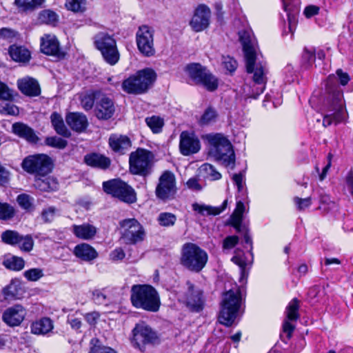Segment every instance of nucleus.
I'll use <instances>...</instances> for the list:
<instances>
[{
	"label": "nucleus",
	"mask_w": 353,
	"mask_h": 353,
	"mask_svg": "<svg viewBox=\"0 0 353 353\" xmlns=\"http://www.w3.org/2000/svg\"><path fill=\"white\" fill-rule=\"evenodd\" d=\"M66 122L74 131L81 132L85 130L88 122L87 117L82 113L72 112L67 115Z\"/></svg>",
	"instance_id": "bb28decb"
},
{
	"label": "nucleus",
	"mask_w": 353,
	"mask_h": 353,
	"mask_svg": "<svg viewBox=\"0 0 353 353\" xmlns=\"http://www.w3.org/2000/svg\"><path fill=\"white\" fill-rule=\"evenodd\" d=\"M94 103V97L92 94H86L82 96L81 104L85 110H91Z\"/></svg>",
	"instance_id": "e2e57ef3"
},
{
	"label": "nucleus",
	"mask_w": 353,
	"mask_h": 353,
	"mask_svg": "<svg viewBox=\"0 0 353 353\" xmlns=\"http://www.w3.org/2000/svg\"><path fill=\"white\" fill-rule=\"evenodd\" d=\"M103 188L107 194H111L123 202L133 203L137 201L134 189L120 179H112L103 182Z\"/></svg>",
	"instance_id": "9b49d317"
},
{
	"label": "nucleus",
	"mask_w": 353,
	"mask_h": 353,
	"mask_svg": "<svg viewBox=\"0 0 353 353\" xmlns=\"http://www.w3.org/2000/svg\"><path fill=\"white\" fill-rule=\"evenodd\" d=\"M294 201L299 210H305V208L310 207L312 203L310 197L305 199L295 197Z\"/></svg>",
	"instance_id": "774afa93"
},
{
	"label": "nucleus",
	"mask_w": 353,
	"mask_h": 353,
	"mask_svg": "<svg viewBox=\"0 0 353 353\" xmlns=\"http://www.w3.org/2000/svg\"><path fill=\"white\" fill-rule=\"evenodd\" d=\"M19 205L26 212H32L34 210V199L27 194H20L17 197Z\"/></svg>",
	"instance_id": "79ce46f5"
},
{
	"label": "nucleus",
	"mask_w": 353,
	"mask_h": 353,
	"mask_svg": "<svg viewBox=\"0 0 353 353\" xmlns=\"http://www.w3.org/2000/svg\"><path fill=\"white\" fill-rule=\"evenodd\" d=\"M206 137L210 145L209 154L225 166L231 165L233 168L235 157L229 140L219 133L208 134Z\"/></svg>",
	"instance_id": "39448f33"
},
{
	"label": "nucleus",
	"mask_w": 353,
	"mask_h": 353,
	"mask_svg": "<svg viewBox=\"0 0 353 353\" xmlns=\"http://www.w3.org/2000/svg\"><path fill=\"white\" fill-rule=\"evenodd\" d=\"M53 327L52 321L50 318L43 317L32 323L31 332L34 334L45 335L51 332Z\"/></svg>",
	"instance_id": "473e14b6"
},
{
	"label": "nucleus",
	"mask_w": 353,
	"mask_h": 353,
	"mask_svg": "<svg viewBox=\"0 0 353 353\" xmlns=\"http://www.w3.org/2000/svg\"><path fill=\"white\" fill-rule=\"evenodd\" d=\"M19 112V108L11 103H0V114L3 115H17Z\"/></svg>",
	"instance_id": "13d9d810"
},
{
	"label": "nucleus",
	"mask_w": 353,
	"mask_h": 353,
	"mask_svg": "<svg viewBox=\"0 0 353 353\" xmlns=\"http://www.w3.org/2000/svg\"><path fill=\"white\" fill-rule=\"evenodd\" d=\"M232 180L236 185L238 191L242 192L244 189L245 176L243 173L234 174L232 176Z\"/></svg>",
	"instance_id": "338daca9"
},
{
	"label": "nucleus",
	"mask_w": 353,
	"mask_h": 353,
	"mask_svg": "<svg viewBox=\"0 0 353 353\" xmlns=\"http://www.w3.org/2000/svg\"><path fill=\"white\" fill-rule=\"evenodd\" d=\"M23 276L29 281H37L44 275L43 270L40 268H31L23 273Z\"/></svg>",
	"instance_id": "864d4df0"
},
{
	"label": "nucleus",
	"mask_w": 353,
	"mask_h": 353,
	"mask_svg": "<svg viewBox=\"0 0 353 353\" xmlns=\"http://www.w3.org/2000/svg\"><path fill=\"white\" fill-rule=\"evenodd\" d=\"M222 65L223 68L230 73L234 72L237 68V62L234 58L230 56L222 57Z\"/></svg>",
	"instance_id": "052dcab7"
},
{
	"label": "nucleus",
	"mask_w": 353,
	"mask_h": 353,
	"mask_svg": "<svg viewBox=\"0 0 353 353\" xmlns=\"http://www.w3.org/2000/svg\"><path fill=\"white\" fill-rule=\"evenodd\" d=\"M228 201L225 200L222 205L218 207H213L211 205L199 204V203H193L192 209L194 211L198 212L199 214L203 216L208 215H218L221 214L227 207Z\"/></svg>",
	"instance_id": "7c9ffc66"
},
{
	"label": "nucleus",
	"mask_w": 353,
	"mask_h": 353,
	"mask_svg": "<svg viewBox=\"0 0 353 353\" xmlns=\"http://www.w3.org/2000/svg\"><path fill=\"white\" fill-rule=\"evenodd\" d=\"M89 353H117V352L110 347L102 345L97 339L93 338L90 341Z\"/></svg>",
	"instance_id": "49530a36"
},
{
	"label": "nucleus",
	"mask_w": 353,
	"mask_h": 353,
	"mask_svg": "<svg viewBox=\"0 0 353 353\" xmlns=\"http://www.w3.org/2000/svg\"><path fill=\"white\" fill-rule=\"evenodd\" d=\"M245 207L241 201L236 202V208L231 215V224L235 228L237 232L240 231L241 223L243 221V214L245 212Z\"/></svg>",
	"instance_id": "e433bc0d"
},
{
	"label": "nucleus",
	"mask_w": 353,
	"mask_h": 353,
	"mask_svg": "<svg viewBox=\"0 0 353 353\" xmlns=\"http://www.w3.org/2000/svg\"><path fill=\"white\" fill-rule=\"evenodd\" d=\"M94 44L103 59L110 65H115L120 59L117 41L112 36L99 32L94 37Z\"/></svg>",
	"instance_id": "1a4fd4ad"
},
{
	"label": "nucleus",
	"mask_w": 353,
	"mask_h": 353,
	"mask_svg": "<svg viewBox=\"0 0 353 353\" xmlns=\"http://www.w3.org/2000/svg\"><path fill=\"white\" fill-rule=\"evenodd\" d=\"M109 145L114 152L123 154L126 150L130 148L131 141L126 136L112 134L109 138Z\"/></svg>",
	"instance_id": "cd10ccee"
},
{
	"label": "nucleus",
	"mask_w": 353,
	"mask_h": 353,
	"mask_svg": "<svg viewBox=\"0 0 353 353\" xmlns=\"http://www.w3.org/2000/svg\"><path fill=\"white\" fill-rule=\"evenodd\" d=\"M3 264L7 269L14 271H20L24 268L25 261L21 257L10 256L3 260Z\"/></svg>",
	"instance_id": "58836bf2"
},
{
	"label": "nucleus",
	"mask_w": 353,
	"mask_h": 353,
	"mask_svg": "<svg viewBox=\"0 0 353 353\" xmlns=\"http://www.w3.org/2000/svg\"><path fill=\"white\" fill-rule=\"evenodd\" d=\"M176 192L175 177L173 173L165 171L159 178L156 188V195L161 199H168Z\"/></svg>",
	"instance_id": "a211bd4d"
},
{
	"label": "nucleus",
	"mask_w": 353,
	"mask_h": 353,
	"mask_svg": "<svg viewBox=\"0 0 353 353\" xmlns=\"http://www.w3.org/2000/svg\"><path fill=\"white\" fill-rule=\"evenodd\" d=\"M239 237L237 236H227L223 242V250H230L235 247L239 242Z\"/></svg>",
	"instance_id": "0e129e2a"
},
{
	"label": "nucleus",
	"mask_w": 353,
	"mask_h": 353,
	"mask_svg": "<svg viewBox=\"0 0 353 353\" xmlns=\"http://www.w3.org/2000/svg\"><path fill=\"white\" fill-rule=\"evenodd\" d=\"M114 112V106L112 101L105 96L97 101L95 107V115L99 119L107 120L110 119Z\"/></svg>",
	"instance_id": "4be33fe9"
},
{
	"label": "nucleus",
	"mask_w": 353,
	"mask_h": 353,
	"mask_svg": "<svg viewBox=\"0 0 353 353\" xmlns=\"http://www.w3.org/2000/svg\"><path fill=\"white\" fill-rule=\"evenodd\" d=\"M319 208L325 212H329L336 209V205L334 201L330 200V196L322 194L320 196V205Z\"/></svg>",
	"instance_id": "603ef678"
},
{
	"label": "nucleus",
	"mask_w": 353,
	"mask_h": 353,
	"mask_svg": "<svg viewBox=\"0 0 353 353\" xmlns=\"http://www.w3.org/2000/svg\"><path fill=\"white\" fill-rule=\"evenodd\" d=\"M52 125L56 132L64 137H70L71 133L65 126L63 119L61 114L57 112H53L50 116Z\"/></svg>",
	"instance_id": "f704fd0d"
},
{
	"label": "nucleus",
	"mask_w": 353,
	"mask_h": 353,
	"mask_svg": "<svg viewBox=\"0 0 353 353\" xmlns=\"http://www.w3.org/2000/svg\"><path fill=\"white\" fill-rule=\"evenodd\" d=\"M299 301L296 299H294L290 302L286 310L288 320L296 321L299 318Z\"/></svg>",
	"instance_id": "8fccbe9b"
},
{
	"label": "nucleus",
	"mask_w": 353,
	"mask_h": 353,
	"mask_svg": "<svg viewBox=\"0 0 353 353\" xmlns=\"http://www.w3.org/2000/svg\"><path fill=\"white\" fill-rule=\"evenodd\" d=\"M19 90L24 94L30 97L39 96L41 90L38 82L33 78L25 77L17 81Z\"/></svg>",
	"instance_id": "393cba45"
},
{
	"label": "nucleus",
	"mask_w": 353,
	"mask_h": 353,
	"mask_svg": "<svg viewBox=\"0 0 353 353\" xmlns=\"http://www.w3.org/2000/svg\"><path fill=\"white\" fill-rule=\"evenodd\" d=\"M2 294L6 299H20L23 294L21 281L18 279H12L8 285L3 288Z\"/></svg>",
	"instance_id": "c85d7f7f"
},
{
	"label": "nucleus",
	"mask_w": 353,
	"mask_h": 353,
	"mask_svg": "<svg viewBox=\"0 0 353 353\" xmlns=\"http://www.w3.org/2000/svg\"><path fill=\"white\" fill-rule=\"evenodd\" d=\"M239 39L243 46L246 61V69L248 73L253 74V81L261 87L257 95L264 90L267 81L268 68L265 61H256V41L249 31L243 30L239 32Z\"/></svg>",
	"instance_id": "f257e3e1"
},
{
	"label": "nucleus",
	"mask_w": 353,
	"mask_h": 353,
	"mask_svg": "<svg viewBox=\"0 0 353 353\" xmlns=\"http://www.w3.org/2000/svg\"><path fill=\"white\" fill-rule=\"evenodd\" d=\"M316 55L315 50L314 48H305L303 50L302 60L303 63L306 65V67L311 66L315 61Z\"/></svg>",
	"instance_id": "4d7b16f0"
},
{
	"label": "nucleus",
	"mask_w": 353,
	"mask_h": 353,
	"mask_svg": "<svg viewBox=\"0 0 353 353\" xmlns=\"http://www.w3.org/2000/svg\"><path fill=\"white\" fill-rule=\"evenodd\" d=\"M76 257L85 262H90L98 257V252L90 245L82 243L77 245L73 251Z\"/></svg>",
	"instance_id": "a878e982"
},
{
	"label": "nucleus",
	"mask_w": 353,
	"mask_h": 353,
	"mask_svg": "<svg viewBox=\"0 0 353 353\" xmlns=\"http://www.w3.org/2000/svg\"><path fill=\"white\" fill-rule=\"evenodd\" d=\"M176 221V216L170 212H161L157 217L159 224L163 227L173 226Z\"/></svg>",
	"instance_id": "de8ad7c7"
},
{
	"label": "nucleus",
	"mask_w": 353,
	"mask_h": 353,
	"mask_svg": "<svg viewBox=\"0 0 353 353\" xmlns=\"http://www.w3.org/2000/svg\"><path fill=\"white\" fill-rule=\"evenodd\" d=\"M9 54L17 62L26 63L30 59V53L26 48L21 46H11L9 48Z\"/></svg>",
	"instance_id": "c9c22d12"
},
{
	"label": "nucleus",
	"mask_w": 353,
	"mask_h": 353,
	"mask_svg": "<svg viewBox=\"0 0 353 353\" xmlns=\"http://www.w3.org/2000/svg\"><path fill=\"white\" fill-rule=\"evenodd\" d=\"M34 186L36 189L42 192L55 191L58 189L57 181L52 177H37Z\"/></svg>",
	"instance_id": "72a5a7b5"
},
{
	"label": "nucleus",
	"mask_w": 353,
	"mask_h": 353,
	"mask_svg": "<svg viewBox=\"0 0 353 353\" xmlns=\"http://www.w3.org/2000/svg\"><path fill=\"white\" fill-rule=\"evenodd\" d=\"M26 315L25 308L19 304L7 308L2 314L3 322L10 327L19 325Z\"/></svg>",
	"instance_id": "412c9836"
},
{
	"label": "nucleus",
	"mask_w": 353,
	"mask_h": 353,
	"mask_svg": "<svg viewBox=\"0 0 353 353\" xmlns=\"http://www.w3.org/2000/svg\"><path fill=\"white\" fill-rule=\"evenodd\" d=\"M283 1V6L284 10L287 12L288 15V30L289 32L291 33V39H293L294 32L296 29V17L294 14L291 13L290 8H288V4L285 0Z\"/></svg>",
	"instance_id": "09e8293b"
},
{
	"label": "nucleus",
	"mask_w": 353,
	"mask_h": 353,
	"mask_svg": "<svg viewBox=\"0 0 353 353\" xmlns=\"http://www.w3.org/2000/svg\"><path fill=\"white\" fill-rule=\"evenodd\" d=\"M208 260L207 252L193 243H186L181 248V264L190 271L199 272Z\"/></svg>",
	"instance_id": "423d86ee"
},
{
	"label": "nucleus",
	"mask_w": 353,
	"mask_h": 353,
	"mask_svg": "<svg viewBox=\"0 0 353 353\" xmlns=\"http://www.w3.org/2000/svg\"><path fill=\"white\" fill-rule=\"evenodd\" d=\"M336 78L334 75H330L326 81V89L330 94V108L332 114H326L323 120L325 127L331 124H338L343 119L344 100L343 94L340 88L336 84Z\"/></svg>",
	"instance_id": "f03ea898"
},
{
	"label": "nucleus",
	"mask_w": 353,
	"mask_h": 353,
	"mask_svg": "<svg viewBox=\"0 0 353 353\" xmlns=\"http://www.w3.org/2000/svg\"><path fill=\"white\" fill-rule=\"evenodd\" d=\"M46 143L48 145L59 149H63L67 145V141L65 140L57 137H48L46 139Z\"/></svg>",
	"instance_id": "bf43d9fd"
},
{
	"label": "nucleus",
	"mask_w": 353,
	"mask_h": 353,
	"mask_svg": "<svg viewBox=\"0 0 353 353\" xmlns=\"http://www.w3.org/2000/svg\"><path fill=\"white\" fill-rule=\"evenodd\" d=\"M243 299L239 288H235L223 294L221 310L219 316L220 323L230 327L234 323L241 310Z\"/></svg>",
	"instance_id": "20e7f679"
},
{
	"label": "nucleus",
	"mask_w": 353,
	"mask_h": 353,
	"mask_svg": "<svg viewBox=\"0 0 353 353\" xmlns=\"http://www.w3.org/2000/svg\"><path fill=\"white\" fill-rule=\"evenodd\" d=\"M154 156L146 149L138 148L129 158L130 171L133 174L146 176L152 173Z\"/></svg>",
	"instance_id": "6e6552de"
},
{
	"label": "nucleus",
	"mask_w": 353,
	"mask_h": 353,
	"mask_svg": "<svg viewBox=\"0 0 353 353\" xmlns=\"http://www.w3.org/2000/svg\"><path fill=\"white\" fill-rule=\"evenodd\" d=\"M188 289L184 296L183 303L192 312H201L205 305V299L201 289L190 281L186 283Z\"/></svg>",
	"instance_id": "2eb2a0df"
},
{
	"label": "nucleus",
	"mask_w": 353,
	"mask_h": 353,
	"mask_svg": "<svg viewBox=\"0 0 353 353\" xmlns=\"http://www.w3.org/2000/svg\"><path fill=\"white\" fill-rule=\"evenodd\" d=\"M14 209L10 204L0 202V219H10L14 216Z\"/></svg>",
	"instance_id": "6e6d98bb"
},
{
	"label": "nucleus",
	"mask_w": 353,
	"mask_h": 353,
	"mask_svg": "<svg viewBox=\"0 0 353 353\" xmlns=\"http://www.w3.org/2000/svg\"><path fill=\"white\" fill-rule=\"evenodd\" d=\"M86 0H66L65 7L74 12H83L85 9Z\"/></svg>",
	"instance_id": "3c124183"
},
{
	"label": "nucleus",
	"mask_w": 353,
	"mask_h": 353,
	"mask_svg": "<svg viewBox=\"0 0 353 353\" xmlns=\"http://www.w3.org/2000/svg\"><path fill=\"white\" fill-rule=\"evenodd\" d=\"M210 15L211 11L207 6L199 5L196 8L190 23L192 28L196 32H201L205 29L209 25Z\"/></svg>",
	"instance_id": "aec40b11"
},
{
	"label": "nucleus",
	"mask_w": 353,
	"mask_h": 353,
	"mask_svg": "<svg viewBox=\"0 0 353 353\" xmlns=\"http://www.w3.org/2000/svg\"><path fill=\"white\" fill-rule=\"evenodd\" d=\"M41 50L48 55L59 57L61 54L59 42L54 34H47L41 38Z\"/></svg>",
	"instance_id": "b1692460"
},
{
	"label": "nucleus",
	"mask_w": 353,
	"mask_h": 353,
	"mask_svg": "<svg viewBox=\"0 0 353 353\" xmlns=\"http://www.w3.org/2000/svg\"><path fill=\"white\" fill-rule=\"evenodd\" d=\"M45 0H14V4L22 11L33 10L40 7Z\"/></svg>",
	"instance_id": "a19ab883"
},
{
	"label": "nucleus",
	"mask_w": 353,
	"mask_h": 353,
	"mask_svg": "<svg viewBox=\"0 0 353 353\" xmlns=\"http://www.w3.org/2000/svg\"><path fill=\"white\" fill-rule=\"evenodd\" d=\"M154 30L152 27L142 25L136 32V43L140 53L146 57H152L155 54L154 45Z\"/></svg>",
	"instance_id": "ddd939ff"
},
{
	"label": "nucleus",
	"mask_w": 353,
	"mask_h": 353,
	"mask_svg": "<svg viewBox=\"0 0 353 353\" xmlns=\"http://www.w3.org/2000/svg\"><path fill=\"white\" fill-rule=\"evenodd\" d=\"M92 299L97 305H108L113 302L110 291L106 289L94 290Z\"/></svg>",
	"instance_id": "4c0bfd02"
},
{
	"label": "nucleus",
	"mask_w": 353,
	"mask_h": 353,
	"mask_svg": "<svg viewBox=\"0 0 353 353\" xmlns=\"http://www.w3.org/2000/svg\"><path fill=\"white\" fill-rule=\"evenodd\" d=\"M12 130L15 134L26 139L29 142L36 143L38 141V137L34 130L26 124L15 123L12 125Z\"/></svg>",
	"instance_id": "c756f323"
},
{
	"label": "nucleus",
	"mask_w": 353,
	"mask_h": 353,
	"mask_svg": "<svg viewBox=\"0 0 353 353\" xmlns=\"http://www.w3.org/2000/svg\"><path fill=\"white\" fill-rule=\"evenodd\" d=\"M199 172L203 177L211 181L219 180L221 178V173L210 163H203L199 168Z\"/></svg>",
	"instance_id": "ea45409f"
},
{
	"label": "nucleus",
	"mask_w": 353,
	"mask_h": 353,
	"mask_svg": "<svg viewBox=\"0 0 353 353\" xmlns=\"http://www.w3.org/2000/svg\"><path fill=\"white\" fill-rule=\"evenodd\" d=\"M201 149V143L194 132L183 131L180 134L179 150L184 156L197 153Z\"/></svg>",
	"instance_id": "6ab92c4d"
},
{
	"label": "nucleus",
	"mask_w": 353,
	"mask_h": 353,
	"mask_svg": "<svg viewBox=\"0 0 353 353\" xmlns=\"http://www.w3.org/2000/svg\"><path fill=\"white\" fill-rule=\"evenodd\" d=\"M59 20L57 14L50 10H42L39 14V21L41 23L54 26Z\"/></svg>",
	"instance_id": "37998d69"
},
{
	"label": "nucleus",
	"mask_w": 353,
	"mask_h": 353,
	"mask_svg": "<svg viewBox=\"0 0 353 353\" xmlns=\"http://www.w3.org/2000/svg\"><path fill=\"white\" fill-rule=\"evenodd\" d=\"M157 79L155 71L147 68L130 76L122 83V89L128 94H141L147 92Z\"/></svg>",
	"instance_id": "0eeeda50"
},
{
	"label": "nucleus",
	"mask_w": 353,
	"mask_h": 353,
	"mask_svg": "<svg viewBox=\"0 0 353 353\" xmlns=\"http://www.w3.org/2000/svg\"><path fill=\"white\" fill-rule=\"evenodd\" d=\"M132 343L139 349L146 344L153 343L157 339L156 333L145 322L137 323L132 330Z\"/></svg>",
	"instance_id": "f3484780"
},
{
	"label": "nucleus",
	"mask_w": 353,
	"mask_h": 353,
	"mask_svg": "<svg viewBox=\"0 0 353 353\" xmlns=\"http://www.w3.org/2000/svg\"><path fill=\"white\" fill-rule=\"evenodd\" d=\"M130 300L136 308L153 312H157L161 305L157 291L149 285H132Z\"/></svg>",
	"instance_id": "7ed1b4c3"
},
{
	"label": "nucleus",
	"mask_w": 353,
	"mask_h": 353,
	"mask_svg": "<svg viewBox=\"0 0 353 353\" xmlns=\"http://www.w3.org/2000/svg\"><path fill=\"white\" fill-rule=\"evenodd\" d=\"M122 239L127 244H136L143 241L145 232L143 227L135 219H126L120 222Z\"/></svg>",
	"instance_id": "4468645a"
},
{
	"label": "nucleus",
	"mask_w": 353,
	"mask_h": 353,
	"mask_svg": "<svg viewBox=\"0 0 353 353\" xmlns=\"http://www.w3.org/2000/svg\"><path fill=\"white\" fill-rule=\"evenodd\" d=\"M185 71L196 84L202 85L209 91L217 88L218 81L216 77L201 64L190 63L185 66Z\"/></svg>",
	"instance_id": "9d476101"
},
{
	"label": "nucleus",
	"mask_w": 353,
	"mask_h": 353,
	"mask_svg": "<svg viewBox=\"0 0 353 353\" xmlns=\"http://www.w3.org/2000/svg\"><path fill=\"white\" fill-rule=\"evenodd\" d=\"M14 90L7 84L0 81V100L12 101L14 99Z\"/></svg>",
	"instance_id": "5fc2aeb1"
},
{
	"label": "nucleus",
	"mask_w": 353,
	"mask_h": 353,
	"mask_svg": "<svg viewBox=\"0 0 353 353\" xmlns=\"http://www.w3.org/2000/svg\"><path fill=\"white\" fill-rule=\"evenodd\" d=\"M57 210L52 206L43 209L41 212V218L45 223L52 221L55 217Z\"/></svg>",
	"instance_id": "680f3d73"
},
{
	"label": "nucleus",
	"mask_w": 353,
	"mask_h": 353,
	"mask_svg": "<svg viewBox=\"0 0 353 353\" xmlns=\"http://www.w3.org/2000/svg\"><path fill=\"white\" fill-rule=\"evenodd\" d=\"M232 261L240 267L242 276H244L246 274L245 268L248 265L244 257L236 255L232 258Z\"/></svg>",
	"instance_id": "69168bd1"
},
{
	"label": "nucleus",
	"mask_w": 353,
	"mask_h": 353,
	"mask_svg": "<svg viewBox=\"0 0 353 353\" xmlns=\"http://www.w3.org/2000/svg\"><path fill=\"white\" fill-rule=\"evenodd\" d=\"M217 118L216 111L212 108H207L199 119L201 125H208L216 122Z\"/></svg>",
	"instance_id": "a18cd8bd"
},
{
	"label": "nucleus",
	"mask_w": 353,
	"mask_h": 353,
	"mask_svg": "<svg viewBox=\"0 0 353 353\" xmlns=\"http://www.w3.org/2000/svg\"><path fill=\"white\" fill-rule=\"evenodd\" d=\"M84 161L87 165L101 169L108 168L111 162L109 158L97 153L85 155Z\"/></svg>",
	"instance_id": "2f4dec72"
},
{
	"label": "nucleus",
	"mask_w": 353,
	"mask_h": 353,
	"mask_svg": "<svg viewBox=\"0 0 353 353\" xmlns=\"http://www.w3.org/2000/svg\"><path fill=\"white\" fill-rule=\"evenodd\" d=\"M51 159L43 154L30 155L26 157L21 163L22 168L28 173L44 176L52 168Z\"/></svg>",
	"instance_id": "f8f14e48"
},
{
	"label": "nucleus",
	"mask_w": 353,
	"mask_h": 353,
	"mask_svg": "<svg viewBox=\"0 0 353 353\" xmlns=\"http://www.w3.org/2000/svg\"><path fill=\"white\" fill-rule=\"evenodd\" d=\"M145 123L150 128L153 133H159L162 130L164 121L162 118L159 116H152L145 118Z\"/></svg>",
	"instance_id": "c03bdc74"
},
{
	"label": "nucleus",
	"mask_w": 353,
	"mask_h": 353,
	"mask_svg": "<svg viewBox=\"0 0 353 353\" xmlns=\"http://www.w3.org/2000/svg\"><path fill=\"white\" fill-rule=\"evenodd\" d=\"M1 238L6 244L18 245L21 250L23 252H30L33 248L34 241L30 234L23 236L15 230H8L2 232Z\"/></svg>",
	"instance_id": "dca6fc26"
},
{
	"label": "nucleus",
	"mask_w": 353,
	"mask_h": 353,
	"mask_svg": "<svg viewBox=\"0 0 353 353\" xmlns=\"http://www.w3.org/2000/svg\"><path fill=\"white\" fill-rule=\"evenodd\" d=\"M71 231L78 239L90 241L92 240L97 234L98 229L96 226L89 223H83L80 225L74 224L71 227Z\"/></svg>",
	"instance_id": "5701e85b"
}]
</instances>
